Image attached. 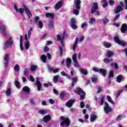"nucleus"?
Here are the masks:
<instances>
[{
  "label": "nucleus",
  "mask_w": 127,
  "mask_h": 127,
  "mask_svg": "<svg viewBox=\"0 0 127 127\" xmlns=\"http://www.w3.org/2000/svg\"><path fill=\"white\" fill-rule=\"evenodd\" d=\"M105 96H103L100 101V105H102L105 102Z\"/></svg>",
  "instance_id": "obj_55"
},
{
  "label": "nucleus",
  "mask_w": 127,
  "mask_h": 127,
  "mask_svg": "<svg viewBox=\"0 0 127 127\" xmlns=\"http://www.w3.org/2000/svg\"><path fill=\"white\" fill-rule=\"evenodd\" d=\"M14 84L16 87L18 88V89H20V83L19 82V81L15 80L14 82Z\"/></svg>",
  "instance_id": "obj_38"
},
{
  "label": "nucleus",
  "mask_w": 127,
  "mask_h": 127,
  "mask_svg": "<svg viewBox=\"0 0 127 127\" xmlns=\"http://www.w3.org/2000/svg\"><path fill=\"white\" fill-rule=\"evenodd\" d=\"M4 60L5 61L4 63V64L5 65V66L6 67L8 65V62L9 61V58L8 57V54L5 55V56L4 57Z\"/></svg>",
  "instance_id": "obj_17"
},
{
  "label": "nucleus",
  "mask_w": 127,
  "mask_h": 127,
  "mask_svg": "<svg viewBox=\"0 0 127 127\" xmlns=\"http://www.w3.org/2000/svg\"><path fill=\"white\" fill-rule=\"evenodd\" d=\"M60 56H62L63 55V48L62 47L60 46Z\"/></svg>",
  "instance_id": "obj_52"
},
{
  "label": "nucleus",
  "mask_w": 127,
  "mask_h": 127,
  "mask_svg": "<svg viewBox=\"0 0 127 127\" xmlns=\"http://www.w3.org/2000/svg\"><path fill=\"white\" fill-rule=\"evenodd\" d=\"M37 68H38V66L37 65L32 64L30 67L31 71L32 72H34V71L37 70Z\"/></svg>",
  "instance_id": "obj_25"
},
{
  "label": "nucleus",
  "mask_w": 127,
  "mask_h": 127,
  "mask_svg": "<svg viewBox=\"0 0 127 127\" xmlns=\"http://www.w3.org/2000/svg\"><path fill=\"white\" fill-rule=\"evenodd\" d=\"M65 37H68V34H66L65 32H64L61 35H57V40L58 41H61L62 46L64 47V43L63 42V40Z\"/></svg>",
  "instance_id": "obj_2"
},
{
  "label": "nucleus",
  "mask_w": 127,
  "mask_h": 127,
  "mask_svg": "<svg viewBox=\"0 0 127 127\" xmlns=\"http://www.w3.org/2000/svg\"><path fill=\"white\" fill-rule=\"evenodd\" d=\"M74 64L73 65L74 66V67H76L77 68H79L80 67V65H79V64H78V62H74Z\"/></svg>",
  "instance_id": "obj_53"
},
{
  "label": "nucleus",
  "mask_w": 127,
  "mask_h": 127,
  "mask_svg": "<svg viewBox=\"0 0 127 127\" xmlns=\"http://www.w3.org/2000/svg\"><path fill=\"white\" fill-rule=\"evenodd\" d=\"M127 31V24L125 23L123 24L122 26L121 31L122 32V33H126Z\"/></svg>",
  "instance_id": "obj_20"
},
{
  "label": "nucleus",
  "mask_w": 127,
  "mask_h": 127,
  "mask_svg": "<svg viewBox=\"0 0 127 127\" xmlns=\"http://www.w3.org/2000/svg\"><path fill=\"white\" fill-rule=\"evenodd\" d=\"M103 2H104V3L102 4V7H104V8L107 7L108 6V2H107V0H103Z\"/></svg>",
  "instance_id": "obj_41"
},
{
  "label": "nucleus",
  "mask_w": 127,
  "mask_h": 127,
  "mask_svg": "<svg viewBox=\"0 0 127 127\" xmlns=\"http://www.w3.org/2000/svg\"><path fill=\"white\" fill-rule=\"evenodd\" d=\"M5 30H6V26L3 24H0V32L6 38V33H5Z\"/></svg>",
  "instance_id": "obj_8"
},
{
  "label": "nucleus",
  "mask_w": 127,
  "mask_h": 127,
  "mask_svg": "<svg viewBox=\"0 0 127 127\" xmlns=\"http://www.w3.org/2000/svg\"><path fill=\"white\" fill-rule=\"evenodd\" d=\"M101 20H102L104 24H107V23H109V22H110V20L107 17H104V18L102 19Z\"/></svg>",
  "instance_id": "obj_27"
},
{
  "label": "nucleus",
  "mask_w": 127,
  "mask_h": 127,
  "mask_svg": "<svg viewBox=\"0 0 127 127\" xmlns=\"http://www.w3.org/2000/svg\"><path fill=\"white\" fill-rule=\"evenodd\" d=\"M13 69L14 71H15V72H19V70L20 69V68L19 67V65L16 64V65H15Z\"/></svg>",
  "instance_id": "obj_34"
},
{
  "label": "nucleus",
  "mask_w": 127,
  "mask_h": 127,
  "mask_svg": "<svg viewBox=\"0 0 127 127\" xmlns=\"http://www.w3.org/2000/svg\"><path fill=\"white\" fill-rule=\"evenodd\" d=\"M107 99L110 103H111L112 105H114L115 104V102L113 101V99H112V97L110 96H107Z\"/></svg>",
  "instance_id": "obj_40"
},
{
  "label": "nucleus",
  "mask_w": 127,
  "mask_h": 127,
  "mask_svg": "<svg viewBox=\"0 0 127 127\" xmlns=\"http://www.w3.org/2000/svg\"><path fill=\"white\" fill-rule=\"evenodd\" d=\"M120 4H121L122 6L121 5H119L116 7V8L114 12L115 14H118V13L121 12L122 10H123L124 8H123V6H124V4H123L122 1H120Z\"/></svg>",
  "instance_id": "obj_11"
},
{
  "label": "nucleus",
  "mask_w": 127,
  "mask_h": 127,
  "mask_svg": "<svg viewBox=\"0 0 127 127\" xmlns=\"http://www.w3.org/2000/svg\"><path fill=\"white\" fill-rule=\"evenodd\" d=\"M48 25H49V28H53L54 26V22H53V20L50 21L49 22Z\"/></svg>",
  "instance_id": "obj_37"
},
{
  "label": "nucleus",
  "mask_w": 127,
  "mask_h": 127,
  "mask_svg": "<svg viewBox=\"0 0 127 127\" xmlns=\"http://www.w3.org/2000/svg\"><path fill=\"white\" fill-rule=\"evenodd\" d=\"M71 59H67L66 64L67 68H69L71 66Z\"/></svg>",
  "instance_id": "obj_31"
},
{
  "label": "nucleus",
  "mask_w": 127,
  "mask_h": 127,
  "mask_svg": "<svg viewBox=\"0 0 127 127\" xmlns=\"http://www.w3.org/2000/svg\"><path fill=\"white\" fill-rule=\"evenodd\" d=\"M99 9V6H98V3L97 2H94L92 7L91 8V13H95L96 12L97 15H100V12L97 11Z\"/></svg>",
  "instance_id": "obj_7"
},
{
  "label": "nucleus",
  "mask_w": 127,
  "mask_h": 127,
  "mask_svg": "<svg viewBox=\"0 0 127 127\" xmlns=\"http://www.w3.org/2000/svg\"><path fill=\"white\" fill-rule=\"evenodd\" d=\"M92 81L93 83H97V78L94 77H92Z\"/></svg>",
  "instance_id": "obj_59"
},
{
  "label": "nucleus",
  "mask_w": 127,
  "mask_h": 127,
  "mask_svg": "<svg viewBox=\"0 0 127 127\" xmlns=\"http://www.w3.org/2000/svg\"><path fill=\"white\" fill-rule=\"evenodd\" d=\"M49 102L50 104H51V105H53L54 104V100H53V99H50L49 100Z\"/></svg>",
  "instance_id": "obj_62"
},
{
  "label": "nucleus",
  "mask_w": 127,
  "mask_h": 127,
  "mask_svg": "<svg viewBox=\"0 0 127 127\" xmlns=\"http://www.w3.org/2000/svg\"><path fill=\"white\" fill-rule=\"evenodd\" d=\"M120 14H117V15H116L115 18L114 19L113 21H114V22H116V21H117V20L120 18Z\"/></svg>",
  "instance_id": "obj_46"
},
{
  "label": "nucleus",
  "mask_w": 127,
  "mask_h": 127,
  "mask_svg": "<svg viewBox=\"0 0 127 127\" xmlns=\"http://www.w3.org/2000/svg\"><path fill=\"white\" fill-rule=\"evenodd\" d=\"M72 60H73V62H77V54H75L72 55Z\"/></svg>",
  "instance_id": "obj_44"
},
{
  "label": "nucleus",
  "mask_w": 127,
  "mask_h": 127,
  "mask_svg": "<svg viewBox=\"0 0 127 127\" xmlns=\"http://www.w3.org/2000/svg\"><path fill=\"white\" fill-rule=\"evenodd\" d=\"M53 92L54 93V94H55V95H58L59 94V93L58 92V91L55 89H53Z\"/></svg>",
  "instance_id": "obj_63"
},
{
  "label": "nucleus",
  "mask_w": 127,
  "mask_h": 127,
  "mask_svg": "<svg viewBox=\"0 0 127 127\" xmlns=\"http://www.w3.org/2000/svg\"><path fill=\"white\" fill-rule=\"evenodd\" d=\"M36 84L37 86L38 91H41V82L39 81V78L36 77Z\"/></svg>",
  "instance_id": "obj_18"
},
{
  "label": "nucleus",
  "mask_w": 127,
  "mask_h": 127,
  "mask_svg": "<svg viewBox=\"0 0 127 127\" xmlns=\"http://www.w3.org/2000/svg\"><path fill=\"white\" fill-rule=\"evenodd\" d=\"M50 120H51V117L50 115H46L43 118L44 123H48Z\"/></svg>",
  "instance_id": "obj_21"
},
{
  "label": "nucleus",
  "mask_w": 127,
  "mask_h": 127,
  "mask_svg": "<svg viewBox=\"0 0 127 127\" xmlns=\"http://www.w3.org/2000/svg\"><path fill=\"white\" fill-rule=\"evenodd\" d=\"M114 56V53L112 51H108L107 53L106 54V56L107 57H112V56Z\"/></svg>",
  "instance_id": "obj_29"
},
{
  "label": "nucleus",
  "mask_w": 127,
  "mask_h": 127,
  "mask_svg": "<svg viewBox=\"0 0 127 127\" xmlns=\"http://www.w3.org/2000/svg\"><path fill=\"white\" fill-rule=\"evenodd\" d=\"M96 22V18L95 17H92L90 19L88 23L90 24H93V23H95Z\"/></svg>",
  "instance_id": "obj_33"
},
{
  "label": "nucleus",
  "mask_w": 127,
  "mask_h": 127,
  "mask_svg": "<svg viewBox=\"0 0 127 127\" xmlns=\"http://www.w3.org/2000/svg\"><path fill=\"white\" fill-rule=\"evenodd\" d=\"M22 91L27 93V94H29V92H30V88H29L28 86H24L22 88Z\"/></svg>",
  "instance_id": "obj_24"
},
{
  "label": "nucleus",
  "mask_w": 127,
  "mask_h": 127,
  "mask_svg": "<svg viewBox=\"0 0 127 127\" xmlns=\"http://www.w3.org/2000/svg\"><path fill=\"white\" fill-rule=\"evenodd\" d=\"M46 16L47 18H51V19H54L55 17V14L53 13L47 12L46 13Z\"/></svg>",
  "instance_id": "obj_19"
},
{
  "label": "nucleus",
  "mask_w": 127,
  "mask_h": 127,
  "mask_svg": "<svg viewBox=\"0 0 127 127\" xmlns=\"http://www.w3.org/2000/svg\"><path fill=\"white\" fill-rule=\"evenodd\" d=\"M74 3L75 4V7L76 9H74L73 10V13L75 14V15H78L79 14V10L81 8L80 4H81L80 0H74Z\"/></svg>",
  "instance_id": "obj_5"
},
{
  "label": "nucleus",
  "mask_w": 127,
  "mask_h": 127,
  "mask_svg": "<svg viewBox=\"0 0 127 127\" xmlns=\"http://www.w3.org/2000/svg\"><path fill=\"white\" fill-rule=\"evenodd\" d=\"M23 8H20L19 9H18L16 6V5H14V8L15 10H16V12H19V13L22 14V13L24 12L25 10L26 13H27V14L28 15V16H29V17H30V16H31V12H30V10H29V9H28V8L27 7V6L24 4L23 5Z\"/></svg>",
  "instance_id": "obj_1"
},
{
  "label": "nucleus",
  "mask_w": 127,
  "mask_h": 127,
  "mask_svg": "<svg viewBox=\"0 0 127 127\" xmlns=\"http://www.w3.org/2000/svg\"><path fill=\"white\" fill-rule=\"evenodd\" d=\"M71 79L72 80L71 85L72 87H74V86H75L74 83H77V82L78 81V79L77 78V77H72Z\"/></svg>",
  "instance_id": "obj_32"
},
{
  "label": "nucleus",
  "mask_w": 127,
  "mask_h": 127,
  "mask_svg": "<svg viewBox=\"0 0 127 127\" xmlns=\"http://www.w3.org/2000/svg\"><path fill=\"white\" fill-rule=\"evenodd\" d=\"M79 71L80 73H81L82 74H83L84 75L88 74V71H87V70L85 69L84 68H80Z\"/></svg>",
  "instance_id": "obj_26"
},
{
  "label": "nucleus",
  "mask_w": 127,
  "mask_h": 127,
  "mask_svg": "<svg viewBox=\"0 0 127 127\" xmlns=\"http://www.w3.org/2000/svg\"><path fill=\"white\" fill-rule=\"evenodd\" d=\"M61 119L62 121H64L61 123V126L62 127H69L70 126V120H69V118L62 116Z\"/></svg>",
  "instance_id": "obj_4"
},
{
  "label": "nucleus",
  "mask_w": 127,
  "mask_h": 127,
  "mask_svg": "<svg viewBox=\"0 0 127 127\" xmlns=\"http://www.w3.org/2000/svg\"><path fill=\"white\" fill-rule=\"evenodd\" d=\"M104 46L106 47V48H110V47L112 46V45L111 43H106L104 44Z\"/></svg>",
  "instance_id": "obj_51"
},
{
  "label": "nucleus",
  "mask_w": 127,
  "mask_h": 127,
  "mask_svg": "<svg viewBox=\"0 0 127 127\" xmlns=\"http://www.w3.org/2000/svg\"><path fill=\"white\" fill-rule=\"evenodd\" d=\"M114 77V70H110L109 72V78H113Z\"/></svg>",
  "instance_id": "obj_48"
},
{
  "label": "nucleus",
  "mask_w": 127,
  "mask_h": 127,
  "mask_svg": "<svg viewBox=\"0 0 127 127\" xmlns=\"http://www.w3.org/2000/svg\"><path fill=\"white\" fill-rule=\"evenodd\" d=\"M30 81H31V82H34V81H35L34 77H33L32 75H31L30 77Z\"/></svg>",
  "instance_id": "obj_60"
},
{
  "label": "nucleus",
  "mask_w": 127,
  "mask_h": 127,
  "mask_svg": "<svg viewBox=\"0 0 127 127\" xmlns=\"http://www.w3.org/2000/svg\"><path fill=\"white\" fill-rule=\"evenodd\" d=\"M97 118H98L97 115H94V114H92L90 116V121L91 122V123H93V122H95L96 121V120H97Z\"/></svg>",
  "instance_id": "obj_23"
},
{
  "label": "nucleus",
  "mask_w": 127,
  "mask_h": 127,
  "mask_svg": "<svg viewBox=\"0 0 127 127\" xmlns=\"http://www.w3.org/2000/svg\"><path fill=\"white\" fill-rule=\"evenodd\" d=\"M47 58V57H46V56L44 55H43L41 57V59L42 62H43L44 63H46Z\"/></svg>",
  "instance_id": "obj_35"
},
{
  "label": "nucleus",
  "mask_w": 127,
  "mask_h": 127,
  "mask_svg": "<svg viewBox=\"0 0 127 127\" xmlns=\"http://www.w3.org/2000/svg\"><path fill=\"white\" fill-rule=\"evenodd\" d=\"M85 107V104L83 102H80V108L83 109Z\"/></svg>",
  "instance_id": "obj_61"
},
{
  "label": "nucleus",
  "mask_w": 127,
  "mask_h": 127,
  "mask_svg": "<svg viewBox=\"0 0 127 127\" xmlns=\"http://www.w3.org/2000/svg\"><path fill=\"white\" fill-rule=\"evenodd\" d=\"M63 4V1L61 0L59 1L55 6L56 9H59L60 8H61V6H62V5Z\"/></svg>",
  "instance_id": "obj_22"
},
{
  "label": "nucleus",
  "mask_w": 127,
  "mask_h": 127,
  "mask_svg": "<svg viewBox=\"0 0 127 127\" xmlns=\"http://www.w3.org/2000/svg\"><path fill=\"white\" fill-rule=\"evenodd\" d=\"M27 38H28V39H30V38H31V32H28V33L27 34Z\"/></svg>",
  "instance_id": "obj_54"
},
{
  "label": "nucleus",
  "mask_w": 127,
  "mask_h": 127,
  "mask_svg": "<svg viewBox=\"0 0 127 127\" xmlns=\"http://www.w3.org/2000/svg\"><path fill=\"white\" fill-rule=\"evenodd\" d=\"M111 61H113V59H105L104 60V62L106 64H109Z\"/></svg>",
  "instance_id": "obj_42"
},
{
  "label": "nucleus",
  "mask_w": 127,
  "mask_h": 127,
  "mask_svg": "<svg viewBox=\"0 0 127 127\" xmlns=\"http://www.w3.org/2000/svg\"><path fill=\"white\" fill-rule=\"evenodd\" d=\"M12 45H13V41H12V37H10L4 43L3 50H6L9 47H11Z\"/></svg>",
  "instance_id": "obj_3"
},
{
  "label": "nucleus",
  "mask_w": 127,
  "mask_h": 127,
  "mask_svg": "<svg viewBox=\"0 0 127 127\" xmlns=\"http://www.w3.org/2000/svg\"><path fill=\"white\" fill-rule=\"evenodd\" d=\"M74 103H75V100L70 99L66 103L65 106L67 108H71L73 105H74Z\"/></svg>",
  "instance_id": "obj_16"
},
{
  "label": "nucleus",
  "mask_w": 127,
  "mask_h": 127,
  "mask_svg": "<svg viewBox=\"0 0 127 127\" xmlns=\"http://www.w3.org/2000/svg\"><path fill=\"white\" fill-rule=\"evenodd\" d=\"M111 111L112 108L109 106V103H108V102H105V107H104L105 112L108 114L109 113H111Z\"/></svg>",
  "instance_id": "obj_15"
},
{
  "label": "nucleus",
  "mask_w": 127,
  "mask_h": 127,
  "mask_svg": "<svg viewBox=\"0 0 127 127\" xmlns=\"http://www.w3.org/2000/svg\"><path fill=\"white\" fill-rule=\"evenodd\" d=\"M123 79V75H119L117 77V81L118 83H121L122 82V79Z\"/></svg>",
  "instance_id": "obj_36"
},
{
  "label": "nucleus",
  "mask_w": 127,
  "mask_h": 127,
  "mask_svg": "<svg viewBox=\"0 0 127 127\" xmlns=\"http://www.w3.org/2000/svg\"><path fill=\"white\" fill-rule=\"evenodd\" d=\"M71 24H75L76 23V19L72 18L70 21Z\"/></svg>",
  "instance_id": "obj_56"
},
{
  "label": "nucleus",
  "mask_w": 127,
  "mask_h": 127,
  "mask_svg": "<svg viewBox=\"0 0 127 127\" xmlns=\"http://www.w3.org/2000/svg\"><path fill=\"white\" fill-rule=\"evenodd\" d=\"M39 114H41V115H45L46 114V111L45 110H41L39 111Z\"/></svg>",
  "instance_id": "obj_47"
},
{
  "label": "nucleus",
  "mask_w": 127,
  "mask_h": 127,
  "mask_svg": "<svg viewBox=\"0 0 127 127\" xmlns=\"http://www.w3.org/2000/svg\"><path fill=\"white\" fill-rule=\"evenodd\" d=\"M76 94L80 95V100H84L85 99V96H86V92L83 90L82 89L77 88L76 90L74 91Z\"/></svg>",
  "instance_id": "obj_6"
},
{
  "label": "nucleus",
  "mask_w": 127,
  "mask_h": 127,
  "mask_svg": "<svg viewBox=\"0 0 127 127\" xmlns=\"http://www.w3.org/2000/svg\"><path fill=\"white\" fill-rule=\"evenodd\" d=\"M124 52L125 53V55H126V57H127V48H126L124 49Z\"/></svg>",
  "instance_id": "obj_64"
},
{
  "label": "nucleus",
  "mask_w": 127,
  "mask_h": 127,
  "mask_svg": "<svg viewBox=\"0 0 127 127\" xmlns=\"http://www.w3.org/2000/svg\"><path fill=\"white\" fill-rule=\"evenodd\" d=\"M84 38L85 37H84V36H81L80 38H79V39L78 37L76 38L74 44L72 47V49L74 52H75V50L77 47V45H78V41H79V42H82V41L84 40Z\"/></svg>",
  "instance_id": "obj_9"
},
{
  "label": "nucleus",
  "mask_w": 127,
  "mask_h": 127,
  "mask_svg": "<svg viewBox=\"0 0 127 127\" xmlns=\"http://www.w3.org/2000/svg\"><path fill=\"white\" fill-rule=\"evenodd\" d=\"M88 26V23L85 22L82 24L81 25V28H84V27H87Z\"/></svg>",
  "instance_id": "obj_49"
},
{
  "label": "nucleus",
  "mask_w": 127,
  "mask_h": 127,
  "mask_svg": "<svg viewBox=\"0 0 127 127\" xmlns=\"http://www.w3.org/2000/svg\"><path fill=\"white\" fill-rule=\"evenodd\" d=\"M122 118H123V116H122V115H119L118 116L117 118L116 119L117 122H119V121H121V120H122Z\"/></svg>",
  "instance_id": "obj_50"
},
{
  "label": "nucleus",
  "mask_w": 127,
  "mask_h": 127,
  "mask_svg": "<svg viewBox=\"0 0 127 127\" xmlns=\"http://www.w3.org/2000/svg\"><path fill=\"white\" fill-rule=\"evenodd\" d=\"M58 79H59V75H55L53 78V82H55V84L58 82Z\"/></svg>",
  "instance_id": "obj_39"
},
{
  "label": "nucleus",
  "mask_w": 127,
  "mask_h": 127,
  "mask_svg": "<svg viewBox=\"0 0 127 127\" xmlns=\"http://www.w3.org/2000/svg\"><path fill=\"white\" fill-rule=\"evenodd\" d=\"M64 97H65V93L61 92L60 94V98L61 100H63L64 99Z\"/></svg>",
  "instance_id": "obj_43"
},
{
  "label": "nucleus",
  "mask_w": 127,
  "mask_h": 127,
  "mask_svg": "<svg viewBox=\"0 0 127 127\" xmlns=\"http://www.w3.org/2000/svg\"><path fill=\"white\" fill-rule=\"evenodd\" d=\"M70 27H71V28H72V29H76V28H77V25H76L75 24H72L70 25Z\"/></svg>",
  "instance_id": "obj_57"
},
{
  "label": "nucleus",
  "mask_w": 127,
  "mask_h": 127,
  "mask_svg": "<svg viewBox=\"0 0 127 127\" xmlns=\"http://www.w3.org/2000/svg\"><path fill=\"white\" fill-rule=\"evenodd\" d=\"M114 41L117 43V44H119V45H121V46H126L127 45V43L123 42H121L120 39H119V37L117 36L114 37Z\"/></svg>",
  "instance_id": "obj_13"
},
{
  "label": "nucleus",
  "mask_w": 127,
  "mask_h": 127,
  "mask_svg": "<svg viewBox=\"0 0 127 127\" xmlns=\"http://www.w3.org/2000/svg\"><path fill=\"white\" fill-rule=\"evenodd\" d=\"M49 70L50 71V72H52V71H53V73H57V72L60 70V68H57V69H54L52 67H49Z\"/></svg>",
  "instance_id": "obj_30"
},
{
  "label": "nucleus",
  "mask_w": 127,
  "mask_h": 127,
  "mask_svg": "<svg viewBox=\"0 0 127 127\" xmlns=\"http://www.w3.org/2000/svg\"><path fill=\"white\" fill-rule=\"evenodd\" d=\"M109 2L110 5H114V4H115V1L113 0H109Z\"/></svg>",
  "instance_id": "obj_58"
},
{
  "label": "nucleus",
  "mask_w": 127,
  "mask_h": 127,
  "mask_svg": "<svg viewBox=\"0 0 127 127\" xmlns=\"http://www.w3.org/2000/svg\"><path fill=\"white\" fill-rule=\"evenodd\" d=\"M111 66L112 67H113V66H114L115 69H116L117 70H118V69H119V65H118V64L117 63H112Z\"/></svg>",
  "instance_id": "obj_45"
},
{
  "label": "nucleus",
  "mask_w": 127,
  "mask_h": 127,
  "mask_svg": "<svg viewBox=\"0 0 127 127\" xmlns=\"http://www.w3.org/2000/svg\"><path fill=\"white\" fill-rule=\"evenodd\" d=\"M5 94L7 97H9V96L11 95V88H8V89H7Z\"/></svg>",
  "instance_id": "obj_28"
},
{
  "label": "nucleus",
  "mask_w": 127,
  "mask_h": 127,
  "mask_svg": "<svg viewBox=\"0 0 127 127\" xmlns=\"http://www.w3.org/2000/svg\"><path fill=\"white\" fill-rule=\"evenodd\" d=\"M93 70L94 72L101 73V74H102L103 77H106V75L107 74V71L105 70V69L98 68V67H93Z\"/></svg>",
  "instance_id": "obj_10"
},
{
  "label": "nucleus",
  "mask_w": 127,
  "mask_h": 127,
  "mask_svg": "<svg viewBox=\"0 0 127 127\" xmlns=\"http://www.w3.org/2000/svg\"><path fill=\"white\" fill-rule=\"evenodd\" d=\"M25 40L26 41L25 43V48L26 50L29 49V47L30 46V43L28 40V38H27V34H25Z\"/></svg>",
  "instance_id": "obj_14"
},
{
  "label": "nucleus",
  "mask_w": 127,
  "mask_h": 127,
  "mask_svg": "<svg viewBox=\"0 0 127 127\" xmlns=\"http://www.w3.org/2000/svg\"><path fill=\"white\" fill-rule=\"evenodd\" d=\"M39 20V17L38 16L35 17V23H36V24H38L39 28L41 29V28L43 27V23L42 22V21Z\"/></svg>",
  "instance_id": "obj_12"
}]
</instances>
